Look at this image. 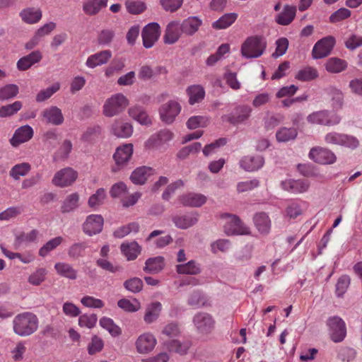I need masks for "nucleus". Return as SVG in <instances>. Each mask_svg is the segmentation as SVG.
<instances>
[{
    "instance_id": "35",
    "label": "nucleus",
    "mask_w": 362,
    "mask_h": 362,
    "mask_svg": "<svg viewBox=\"0 0 362 362\" xmlns=\"http://www.w3.org/2000/svg\"><path fill=\"white\" fill-rule=\"evenodd\" d=\"M194 324L202 332L209 331L214 325V322L207 314H198L194 320Z\"/></svg>"
},
{
    "instance_id": "27",
    "label": "nucleus",
    "mask_w": 362,
    "mask_h": 362,
    "mask_svg": "<svg viewBox=\"0 0 362 362\" xmlns=\"http://www.w3.org/2000/svg\"><path fill=\"white\" fill-rule=\"evenodd\" d=\"M326 70L332 74H337L347 68V62L337 57L329 58L325 64Z\"/></svg>"
},
{
    "instance_id": "34",
    "label": "nucleus",
    "mask_w": 362,
    "mask_h": 362,
    "mask_svg": "<svg viewBox=\"0 0 362 362\" xmlns=\"http://www.w3.org/2000/svg\"><path fill=\"white\" fill-rule=\"evenodd\" d=\"M107 0H87L83 5V11L86 14L95 15L107 6Z\"/></svg>"
},
{
    "instance_id": "54",
    "label": "nucleus",
    "mask_w": 362,
    "mask_h": 362,
    "mask_svg": "<svg viewBox=\"0 0 362 362\" xmlns=\"http://www.w3.org/2000/svg\"><path fill=\"white\" fill-rule=\"evenodd\" d=\"M63 241L60 236L56 237L47 242L39 250V255L42 257L46 256L50 251L58 247Z\"/></svg>"
},
{
    "instance_id": "5",
    "label": "nucleus",
    "mask_w": 362,
    "mask_h": 362,
    "mask_svg": "<svg viewBox=\"0 0 362 362\" xmlns=\"http://www.w3.org/2000/svg\"><path fill=\"white\" fill-rule=\"evenodd\" d=\"M78 173L71 168H65L56 172L52 183L59 187H66L72 185L77 180Z\"/></svg>"
},
{
    "instance_id": "30",
    "label": "nucleus",
    "mask_w": 362,
    "mask_h": 362,
    "mask_svg": "<svg viewBox=\"0 0 362 362\" xmlns=\"http://www.w3.org/2000/svg\"><path fill=\"white\" fill-rule=\"evenodd\" d=\"M187 93L189 96V103L191 105L201 102L205 95V91L203 87L199 85L189 86L187 89Z\"/></svg>"
},
{
    "instance_id": "51",
    "label": "nucleus",
    "mask_w": 362,
    "mask_h": 362,
    "mask_svg": "<svg viewBox=\"0 0 362 362\" xmlns=\"http://www.w3.org/2000/svg\"><path fill=\"white\" fill-rule=\"evenodd\" d=\"M97 322L98 316L95 314H83L78 318V325L88 329L93 328Z\"/></svg>"
},
{
    "instance_id": "47",
    "label": "nucleus",
    "mask_w": 362,
    "mask_h": 362,
    "mask_svg": "<svg viewBox=\"0 0 362 362\" xmlns=\"http://www.w3.org/2000/svg\"><path fill=\"white\" fill-rule=\"evenodd\" d=\"M298 132L295 128H281L276 132V139L279 141L286 142L290 140L296 139Z\"/></svg>"
},
{
    "instance_id": "15",
    "label": "nucleus",
    "mask_w": 362,
    "mask_h": 362,
    "mask_svg": "<svg viewBox=\"0 0 362 362\" xmlns=\"http://www.w3.org/2000/svg\"><path fill=\"white\" fill-rule=\"evenodd\" d=\"M33 136V130L29 125H24L17 129L11 139V144L13 146L28 141Z\"/></svg>"
},
{
    "instance_id": "19",
    "label": "nucleus",
    "mask_w": 362,
    "mask_h": 362,
    "mask_svg": "<svg viewBox=\"0 0 362 362\" xmlns=\"http://www.w3.org/2000/svg\"><path fill=\"white\" fill-rule=\"evenodd\" d=\"M42 117L46 122L54 125H59L64 121L62 110L55 106L45 110L42 112Z\"/></svg>"
},
{
    "instance_id": "55",
    "label": "nucleus",
    "mask_w": 362,
    "mask_h": 362,
    "mask_svg": "<svg viewBox=\"0 0 362 362\" xmlns=\"http://www.w3.org/2000/svg\"><path fill=\"white\" fill-rule=\"evenodd\" d=\"M127 186L122 182H119L114 184L110 190V194L113 198H120L122 199L127 194Z\"/></svg>"
},
{
    "instance_id": "8",
    "label": "nucleus",
    "mask_w": 362,
    "mask_h": 362,
    "mask_svg": "<svg viewBox=\"0 0 362 362\" xmlns=\"http://www.w3.org/2000/svg\"><path fill=\"white\" fill-rule=\"evenodd\" d=\"M181 111V105L175 100H170L163 104L160 110L159 114L161 120L166 124H171Z\"/></svg>"
},
{
    "instance_id": "32",
    "label": "nucleus",
    "mask_w": 362,
    "mask_h": 362,
    "mask_svg": "<svg viewBox=\"0 0 362 362\" xmlns=\"http://www.w3.org/2000/svg\"><path fill=\"white\" fill-rule=\"evenodd\" d=\"M20 16L25 23H37L42 18V12L39 8H28L23 9Z\"/></svg>"
},
{
    "instance_id": "28",
    "label": "nucleus",
    "mask_w": 362,
    "mask_h": 362,
    "mask_svg": "<svg viewBox=\"0 0 362 362\" xmlns=\"http://www.w3.org/2000/svg\"><path fill=\"white\" fill-rule=\"evenodd\" d=\"M176 271L180 274L196 275L201 272V267L197 262L191 260L177 265Z\"/></svg>"
},
{
    "instance_id": "12",
    "label": "nucleus",
    "mask_w": 362,
    "mask_h": 362,
    "mask_svg": "<svg viewBox=\"0 0 362 362\" xmlns=\"http://www.w3.org/2000/svg\"><path fill=\"white\" fill-rule=\"evenodd\" d=\"M103 223L102 216L98 214L90 215L83 225V231L90 236L98 234L102 231Z\"/></svg>"
},
{
    "instance_id": "46",
    "label": "nucleus",
    "mask_w": 362,
    "mask_h": 362,
    "mask_svg": "<svg viewBox=\"0 0 362 362\" xmlns=\"http://www.w3.org/2000/svg\"><path fill=\"white\" fill-rule=\"evenodd\" d=\"M30 165L28 163L17 164L11 168L10 175L14 180H19L21 177L25 176L30 172Z\"/></svg>"
},
{
    "instance_id": "16",
    "label": "nucleus",
    "mask_w": 362,
    "mask_h": 362,
    "mask_svg": "<svg viewBox=\"0 0 362 362\" xmlns=\"http://www.w3.org/2000/svg\"><path fill=\"white\" fill-rule=\"evenodd\" d=\"M133 145L126 144L119 146L113 155L114 160L117 165L126 164L131 158L133 153Z\"/></svg>"
},
{
    "instance_id": "42",
    "label": "nucleus",
    "mask_w": 362,
    "mask_h": 362,
    "mask_svg": "<svg viewBox=\"0 0 362 362\" xmlns=\"http://www.w3.org/2000/svg\"><path fill=\"white\" fill-rule=\"evenodd\" d=\"M197 218L196 216L193 214L181 215L174 218V222L175 225L178 228L182 229H185L193 226L197 223Z\"/></svg>"
},
{
    "instance_id": "57",
    "label": "nucleus",
    "mask_w": 362,
    "mask_h": 362,
    "mask_svg": "<svg viewBox=\"0 0 362 362\" xmlns=\"http://www.w3.org/2000/svg\"><path fill=\"white\" fill-rule=\"evenodd\" d=\"M124 288L129 291L136 293L140 292L143 288V282L141 279L134 277L124 282Z\"/></svg>"
},
{
    "instance_id": "43",
    "label": "nucleus",
    "mask_w": 362,
    "mask_h": 362,
    "mask_svg": "<svg viewBox=\"0 0 362 362\" xmlns=\"http://www.w3.org/2000/svg\"><path fill=\"white\" fill-rule=\"evenodd\" d=\"M47 272L44 268H39L33 272L28 277V282L32 286H40L46 279Z\"/></svg>"
},
{
    "instance_id": "13",
    "label": "nucleus",
    "mask_w": 362,
    "mask_h": 362,
    "mask_svg": "<svg viewBox=\"0 0 362 362\" xmlns=\"http://www.w3.org/2000/svg\"><path fill=\"white\" fill-rule=\"evenodd\" d=\"M134 132L133 125L127 122L116 119L110 127V132L117 138L127 139L130 137Z\"/></svg>"
},
{
    "instance_id": "9",
    "label": "nucleus",
    "mask_w": 362,
    "mask_h": 362,
    "mask_svg": "<svg viewBox=\"0 0 362 362\" xmlns=\"http://www.w3.org/2000/svg\"><path fill=\"white\" fill-rule=\"evenodd\" d=\"M329 334L334 342L343 341L346 335V329L344 322L339 317H334L328 320Z\"/></svg>"
},
{
    "instance_id": "3",
    "label": "nucleus",
    "mask_w": 362,
    "mask_h": 362,
    "mask_svg": "<svg viewBox=\"0 0 362 362\" xmlns=\"http://www.w3.org/2000/svg\"><path fill=\"white\" fill-rule=\"evenodd\" d=\"M129 105L128 98L122 93L109 97L103 106V114L107 117H115L122 112Z\"/></svg>"
},
{
    "instance_id": "26",
    "label": "nucleus",
    "mask_w": 362,
    "mask_h": 362,
    "mask_svg": "<svg viewBox=\"0 0 362 362\" xmlns=\"http://www.w3.org/2000/svg\"><path fill=\"white\" fill-rule=\"evenodd\" d=\"M264 160L259 156H247L241 161V166L247 171H253L263 165Z\"/></svg>"
},
{
    "instance_id": "49",
    "label": "nucleus",
    "mask_w": 362,
    "mask_h": 362,
    "mask_svg": "<svg viewBox=\"0 0 362 362\" xmlns=\"http://www.w3.org/2000/svg\"><path fill=\"white\" fill-rule=\"evenodd\" d=\"M170 31H181L182 34L191 35L198 30V24H170Z\"/></svg>"
},
{
    "instance_id": "40",
    "label": "nucleus",
    "mask_w": 362,
    "mask_h": 362,
    "mask_svg": "<svg viewBox=\"0 0 362 362\" xmlns=\"http://www.w3.org/2000/svg\"><path fill=\"white\" fill-rule=\"evenodd\" d=\"M58 274L71 279H75L77 277V272L69 264L63 262L57 263L54 265Z\"/></svg>"
},
{
    "instance_id": "29",
    "label": "nucleus",
    "mask_w": 362,
    "mask_h": 362,
    "mask_svg": "<svg viewBox=\"0 0 362 362\" xmlns=\"http://www.w3.org/2000/svg\"><path fill=\"white\" fill-rule=\"evenodd\" d=\"M117 305L119 308L127 313H135L141 308V304L137 298H122L118 300Z\"/></svg>"
},
{
    "instance_id": "2",
    "label": "nucleus",
    "mask_w": 362,
    "mask_h": 362,
    "mask_svg": "<svg viewBox=\"0 0 362 362\" xmlns=\"http://www.w3.org/2000/svg\"><path fill=\"white\" fill-rule=\"evenodd\" d=\"M267 42L262 36L254 35L247 37L241 45V54L245 58H257L264 52Z\"/></svg>"
},
{
    "instance_id": "4",
    "label": "nucleus",
    "mask_w": 362,
    "mask_h": 362,
    "mask_svg": "<svg viewBox=\"0 0 362 362\" xmlns=\"http://www.w3.org/2000/svg\"><path fill=\"white\" fill-rule=\"evenodd\" d=\"M308 122L312 125L334 126L340 122L338 115L327 110L315 111L309 114L306 118Z\"/></svg>"
},
{
    "instance_id": "10",
    "label": "nucleus",
    "mask_w": 362,
    "mask_h": 362,
    "mask_svg": "<svg viewBox=\"0 0 362 362\" xmlns=\"http://www.w3.org/2000/svg\"><path fill=\"white\" fill-rule=\"evenodd\" d=\"M156 343V339L153 334L144 332L137 337L135 346L140 354H147L153 350Z\"/></svg>"
},
{
    "instance_id": "17",
    "label": "nucleus",
    "mask_w": 362,
    "mask_h": 362,
    "mask_svg": "<svg viewBox=\"0 0 362 362\" xmlns=\"http://www.w3.org/2000/svg\"><path fill=\"white\" fill-rule=\"evenodd\" d=\"M223 218L225 221V232L228 235H237L245 233V231L241 228L240 221L236 216L226 214Z\"/></svg>"
},
{
    "instance_id": "36",
    "label": "nucleus",
    "mask_w": 362,
    "mask_h": 362,
    "mask_svg": "<svg viewBox=\"0 0 362 362\" xmlns=\"http://www.w3.org/2000/svg\"><path fill=\"white\" fill-rule=\"evenodd\" d=\"M163 259L160 257L150 258L146 260L144 270L150 274H156L163 269Z\"/></svg>"
},
{
    "instance_id": "50",
    "label": "nucleus",
    "mask_w": 362,
    "mask_h": 362,
    "mask_svg": "<svg viewBox=\"0 0 362 362\" xmlns=\"http://www.w3.org/2000/svg\"><path fill=\"white\" fill-rule=\"evenodd\" d=\"M125 6L127 11L134 15L140 14L146 9V4L141 1L128 0L126 1Z\"/></svg>"
},
{
    "instance_id": "22",
    "label": "nucleus",
    "mask_w": 362,
    "mask_h": 362,
    "mask_svg": "<svg viewBox=\"0 0 362 362\" xmlns=\"http://www.w3.org/2000/svg\"><path fill=\"white\" fill-rule=\"evenodd\" d=\"M181 203L187 206L199 207L207 200L206 196L198 193H188L180 197Z\"/></svg>"
},
{
    "instance_id": "48",
    "label": "nucleus",
    "mask_w": 362,
    "mask_h": 362,
    "mask_svg": "<svg viewBox=\"0 0 362 362\" xmlns=\"http://www.w3.org/2000/svg\"><path fill=\"white\" fill-rule=\"evenodd\" d=\"M104 347L103 340L97 335L92 336L90 341L87 346V351L88 354L94 355L100 352Z\"/></svg>"
},
{
    "instance_id": "53",
    "label": "nucleus",
    "mask_w": 362,
    "mask_h": 362,
    "mask_svg": "<svg viewBox=\"0 0 362 362\" xmlns=\"http://www.w3.org/2000/svg\"><path fill=\"white\" fill-rule=\"evenodd\" d=\"M22 107V103L20 101H16L12 104L2 106L0 107V117H10L16 114Z\"/></svg>"
},
{
    "instance_id": "63",
    "label": "nucleus",
    "mask_w": 362,
    "mask_h": 362,
    "mask_svg": "<svg viewBox=\"0 0 362 362\" xmlns=\"http://www.w3.org/2000/svg\"><path fill=\"white\" fill-rule=\"evenodd\" d=\"M207 119L201 116L191 117L187 122V126L190 129L204 127Z\"/></svg>"
},
{
    "instance_id": "60",
    "label": "nucleus",
    "mask_w": 362,
    "mask_h": 362,
    "mask_svg": "<svg viewBox=\"0 0 362 362\" xmlns=\"http://www.w3.org/2000/svg\"><path fill=\"white\" fill-rule=\"evenodd\" d=\"M288 47V40L286 37H281L276 42V49L272 54L275 58L283 56L287 51Z\"/></svg>"
},
{
    "instance_id": "61",
    "label": "nucleus",
    "mask_w": 362,
    "mask_h": 362,
    "mask_svg": "<svg viewBox=\"0 0 362 362\" xmlns=\"http://www.w3.org/2000/svg\"><path fill=\"white\" fill-rule=\"evenodd\" d=\"M21 213V209L18 206H12L7 208L4 211L0 213L1 221H8L11 218L16 217Z\"/></svg>"
},
{
    "instance_id": "20",
    "label": "nucleus",
    "mask_w": 362,
    "mask_h": 362,
    "mask_svg": "<svg viewBox=\"0 0 362 362\" xmlns=\"http://www.w3.org/2000/svg\"><path fill=\"white\" fill-rule=\"evenodd\" d=\"M129 117L141 125H149L151 119L146 110L140 106H133L128 110Z\"/></svg>"
},
{
    "instance_id": "6",
    "label": "nucleus",
    "mask_w": 362,
    "mask_h": 362,
    "mask_svg": "<svg viewBox=\"0 0 362 362\" xmlns=\"http://www.w3.org/2000/svg\"><path fill=\"white\" fill-rule=\"evenodd\" d=\"M252 113V108L248 105H238L229 114L222 117L223 121L236 125L247 120Z\"/></svg>"
},
{
    "instance_id": "56",
    "label": "nucleus",
    "mask_w": 362,
    "mask_h": 362,
    "mask_svg": "<svg viewBox=\"0 0 362 362\" xmlns=\"http://www.w3.org/2000/svg\"><path fill=\"white\" fill-rule=\"evenodd\" d=\"M105 198V190L103 188L98 189L95 194L90 197L88 199V205L91 208H95L102 204Z\"/></svg>"
},
{
    "instance_id": "11",
    "label": "nucleus",
    "mask_w": 362,
    "mask_h": 362,
    "mask_svg": "<svg viewBox=\"0 0 362 362\" xmlns=\"http://www.w3.org/2000/svg\"><path fill=\"white\" fill-rule=\"evenodd\" d=\"M159 24H146L141 32L143 45L145 48L152 47L160 36Z\"/></svg>"
},
{
    "instance_id": "62",
    "label": "nucleus",
    "mask_w": 362,
    "mask_h": 362,
    "mask_svg": "<svg viewBox=\"0 0 362 362\" xmlns=\"http://www.w3.org/2000/svg\"><path fill=\"white\" fill-rule=\"evenodd\" d=\"M183 0H160V4L166 11L174 12L181 7Z\"/></svg>"
},
{
    "instance_id": "59",
    "label": "nucleus",
    "mask_w": 362,
    "mask_h": 362,
    "mask_svg": "<svg viewBox=\"0 0 362 362\" xmlns=\"http://www.w3.org/2000/svg\"><path fill=\"white\" fill-rule=\"evenodd\" d=\"M81 303L85 307L91 308H101L104 306V303L102 300L90 296L83 297L81 299Z\"/></svg>"
},
{
    "instance_id": "18",
    "label": "nucleus",
    "mask_w": 362,
    "mask_h": 362,
    "mask_svg": "<svg viewBox=\"0 0 362 362\" xmlns=\"http://www.w3.org/2000/svg\"><path fill=\"white\" fill-rule=\"evenodd\" d=\"M112 57V52L110 50H103L89 56L86 60V65L90 69L106 64Z\"/></svg>"
},
{
    "instance_id": "33",
    "label": "nucleus",
    "mask_w": 362,
    "mask_h": 362,
    "mask_svg": "<svg viewBox=\"0 0 362 362\" xmlns=\"http://www.w3.org/2000/svg\"><path fill=\"white\" fill-rule=\"evenodd\" d=\"M318 76L317 69L312 66H305L296 73L295 78L298 81H309L316 79Z\"/></svg>"
},
{
    "instance_id": "41",
    "label": "nucleus",
    "mask_w": 362,
    "mask_h": 362,
    "mask_svg": "<svg viewBox=\"0 0 362 362\" xmlns=\"http://www.w3.org/2000/svg\"><path fill=\"white\" fill-rule=\"evenodd\" d=\"M327 95L334 107H341L343 104L344 95L342 92L335 87H329L327 89Z\"/></svg>"
},
{
    "instance_id": "7",
    "label": "nucleus",
    "mask_w": 362,
    "mask_h": 362,
    "mask_svg": "<svg viewBox=\"0 0 362 362\" xmlns=\"http://www.w3.org/2000/svg\"><path fill=\"white\" fill-rule=\"evenodd\" d=\"M335 45V39L332 36L325 37L314 45L312 55L314 59H322L328 56Z\"/></svg>"
},
{
    "instance_id": "21",
    "label": "nucleus",
    "mask_w": 362,
    "mask_h": 362,
    "mask_svg": "<svg viewBox=\"0 0 362 362\" xmlns=\"http://www.w3.org/2000/svg\"><path fill=\"white\" fill-rule=\"evenodd\" d=\"M162 304L156 301L149 303L146 308L144 315V321L149 325L156 321L161 313Z\"/></svg>"
},
{
    "instance_id": "37",
    "label": "nucleus",
    "mask_w": 362,
    "mask_h": 362,
    "mask_svg": "<svg viewBox=\"0 0 362 362\" xmlns=\"http://www.w3.org/2000/svg\"><path fill=\"white\" fill-rule=\"evenodd\" d=\"M296 14L295 6L285 5L282 11L278 15L276 23H291Z\"/></svg>"
},
{
    "instance_id": "38",
    "label": "nucleus",
    "mask_w": 362,
    "mask_h": 362,
    "mask_svg": "<svg viewBox=\"0 0 362 362\" xmlns=\"http://www.w3.org/2000/svg\"><path fill=\"white\" fill-rule=\"evenodd\" d=\"M79 194L77 192L67 196L62 204V211L68 213L76 209L79 205Z\"/></svg>"
},
{
    "instance_id": "58",
    "label": "nucleus",
    "mask_w": 362,
    "mask_h": 362,
    "mask_svg": "<svg viewBox=\"0 0 362 362\" xmlns=\"http://www.w3.org/2000/svg\"><path fill=\"white\" fill-rule=\"evenodd\" d=\"M59 83H56L52 85L50 87L47 88V89L40 91L36 96V100L37 102H42L49 98L54 93H56L59 89Z\"/></svg>"
},
{
    "instance_id": "44",
    "label": "nucleus",
    "mask_w": 362,
    "mask_h": 362,
    "mask_svg": "<svg viewBox=\"0 0 362 362\" xmlns=\"http://www.w3.org/2000/svg\"><path fill=\"white\" fill-rule=\"evenodd\" d=\"M39 231L37 229H33L27 233H20L16 236V243L18 245L23 243H33L37 240Z\"/></svg>"
},
{
    "instance_id": "64",
    "label": "nucleus",
    "mask_w": 362,
    "mask_h": 362,
    "mask_svg": "<svg viewBox=\"0 0 362 362\" xmlns=\"http://www.w3.org/2000/svg\"><path fill=\"white\" fill-rule=\"evenodd\" d=\"M345 46L347 49L351 50H354L357 47L362 46V37L352 35L346 40Z\"/></svg>"
},
{
    "instance_id": "24",
    "label": "nucleus",
    "mask_w": 362,
    "mask_h": 362,
    "mask_svg": "<svg viewBox=\"0 0 362 362\" xmlns=\"http://www.w3.org/2000/svg\"><path fill=\"white\" fill-rule=\"evenodd\" d=\"M120 249L122 253L129 261L135 259L141 251V247L135 241L123 243Z\"/></svg>"
},
{
    "instance_id": "23",
    "label": "nucleus",
    "mask_w": 362,
    "mask_h": 362,
    "mask_svg": "<svg viewBox=\"0 0 362 362\" xmlns=\"http://www.w3.org/2000/svg\"><path fill=\"white\" fill-rule=\"evenodd\" d=\"M284 189L293 193H302L308 190L309 184L304 180L288 179L281 182Z\"/></svg>"
},
{
    "instance_id": "52",
    "label": "nucleus",
    "mask_w": 362,
    "mask_h": 362,
    "mask_svg": "<svg viewBox=\"0 0 362 362\" xmlns=\"http://www.w3.org/2000/svg\"><path fill=\"white\" fill-rule=\"evenodd\" d=\"M18 93V87L15 84L6 85L0 88V100H6L14 98Z\"/></svg>"
},
{
    "instance_id": "25",
    "label": "nucleus",
    "mask_w": 362,
    "mask_h": 362,
    "mask_svg": "<svg viewBox=\"0 0 362 362\" xmlns=\"http://www.w3.org/2000/svg\"><path fill=\"white\" fill-rule=\"evenodd\" d=\"M41 59L42 55L39 51L33 52L30 54L20 59L17 62V67L21 71L27 70L32 65L40 62Z\"/></svg>"
},
{
    "instance_id": "31",
    "label": "nucleus",
    "mask_w": 362,
    "mask_h": 362,
    "mask_svg": "<svg viewBox=\"0 0 362 362\" xmlns=\"http://www.w3.org/2000/svg\"><path fill=\"white\" fill-rule=\"evenodd\" d=\"M256 228L261 233H267L271 228V221L264 213L257 214L254 218Z\"/></svg>"
},
{
    "instance_id": "39",
    "label": "nucleus",
    "mask_w": 362,
    "mask_h": 362,
    "mask_svg": "<svg viewBox=\"0 0 362 362\" xmlns=\"http://www.w3.org/2000/svg\"><path fill=\"white\" fill-rule=\"evenodd\" d=\"M150 173V168L146 167L138 168L132 172L130 179L136 185H142L146 182Z\"/></svg>"
},
{
    "instance_id": "14",
    "label": "nucleus",
    "mask_w": 362,
    "mask_h": 362,
    "mask_svg": "<svg viewBox=\"0 0 362 362\" xmlns=\"http://www.w3.org/2000/svg\"><path fill=\"white\" fill-rule=\"evenodd\" d=\"M309 156L311 159L320 164H332L336 160V157L332 152L320 147L313 148Z\"/></svg>"
},
{
    "instance_id": "1",
    "label": "nucleus",
    "mask_w": 362,
    "mask_h": 362,
    "mask_svg": "<svg viewBox=\"0 0 362 362\" xmlns=\"http://www.w3.org/2000/svg\"><path fill=\"white\" fill-rule=\"evenodd\" d=\"M13 331L19 336H28L37 329V318L31 313H23L17 315L13 322Z\"/></svg>"
},
{
    "instance_id": "45",
    "label": "nucleus",
    "mask_w": 362,
    "mask_h": 362,
    "mask_svg": "<svg viewBox=\"0 0 362 362\" xmlns=\"http://www.w3.org/2000/svg\"><path fill=\"white\" fill-rule=\"evenodd\" d=\"M100 325L106 329L112 337H117L121 334V329L109 317H103L99 321Z\"/></svg>"
}]
</instances>
